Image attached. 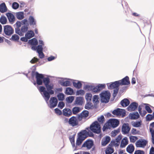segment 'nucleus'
Returning <instances> with one entry per match:
<instances>
[{
    "mask_svg": "<svg viewBox=\"0 0 154 154\" xmlns=\"http://www.w3.org/2000/svg\"><path fill=\"white\" fill-rule=\"evenodd\" d=\"M50 82V79L49 78L44 77L43 79V82L46 88L47 91L46 90L45 88L43 86H40L38 89L39 91L47 102L50 98V95L53 94L54 93V91L52 90L54 85L52 84H49Z\"/></svg>",
    "mask_w": 154,
    "mask_h": 154,
    "instance_id": "nucleus-1",
    "label": "nucleus"
},
{
    "mask_svg": "<svg viewBox=\"0 0 154 154\" xmlns=\"http://www.w3.org/2000/svg\"><path fill=\"white\" fill-rule=\"evenodd\" d=\"M106 86L105 84H99L95 87L93 85H86L84 87L85 90L91 91L93 92L97 93L105 88Z\"/></svg>",
    "mask_w": 154,
    "mask_h": 154,
    "instance_id": "nucleus-2",
    "label": "nucleus"
},
{
    "mask_svg": "<svg viewBox=\"0 0 154 154\" xmlns=\"http://www.w3.org/2000/svg\"><path fill=\"white\" fill-rule=\"evenodd\" d=\"M21 22L23 25L21 27L20 29H18L16 33L20 36L23 35L24 33L27 31L28 29L29 24L27 22V19H24L22 20Z\"/></svg>",
    "mask_w": 154,
    "mask_h": 154,
    "instance_id": "nucleus-3",
    "label": "nucleus"
},
{
    "mask_svg": "<svg viewBox=\"0 0 154 154\" xmlns=\"http://www.w3.org/2000/svg\"><path fill=\"white\" fill-rule=\"evenodd\" d=\"M90 129L94 133L99 134L101 132V127L98 122L95 121L90 125Z\"/></svg>",
    "mask_w": 154,
    "mask_h": 154,
    "instance_id": "nucleus-4",
    "label": "nucleus"
},
{
    "mask_svg": "<svg viewBox=\"0 0 154 154\" xmlns=\"http://www.w3.org/2000/svg\"><path fill=\"white\" fill-rule=\"evenodd\" d=\"M100 95L102 102L107 103L109 101L110 96V93L109 92L104 91L100 94Z\"/></svg>",
    "mask_w": 154,
    "mask_h": 154,
    "instance_id": "nucleus-5",
    "label": "nucleus"
},
{
    "mask_svg": "<svg viewBox=\"0 0 154 154\" xmlns=\"http://www.w3.org/2000/svg\"><path fill=\"white\" fill-rule=\"evenodd\" d=\"M4 31L6 35L10 36L14 33V29L11 26L6 25L4 26Z\"/></svg>",
    "mask_w": 154,
    "mask_h": 154,
    "instance_id": "nucleus-6",
    "label": "nucleus"
},
{
    "mask_svg": "<svg viewBox=\"0 0 154 154\" xmlns=\"http://www.w3.org/2000/svg\"><path fill=\"white\" fill-rule=\"evenodd\" d=\"M112 113L113 114L116 116L122 115V117H124L125 116L126 112L125 109L117 108L112 111Z\"/></svg>",
    "mask_w": 154,
    "mask_h": 154,
    "instance_id": "nucleus-7",
    "label": "nucleus"
},
{
    "mask_svg": "<svg viewBox=\"0 0 154 154\" xmlns=\"http://www.w3.org/2000/svg\"><path fill=\"white\" fill-rule=\"evenodd\" d=\"M68 123L69 125L73 127L78 126L79 125L77 119L74 116H72L69 119Z\"/></svg>",
    "mask_w": 154,
    "mask_h": 154,
    "instance_id": "nucleus-8",
    "label": "nucleus"
},
{
    "mask_svg": "<svg viewBox=\"0 0 154 154\" xmlns=\"http://www.w3.org/2000/svg\"><path fill=\"white\" fill-rule=\"evenodd\" d=\"M93 145V141L91 140L88 139L83 143L82 147H86L87 149H89L92 148Z\"/></svg>",
    "mask_w": 154,
    "mask_h": 154,
    "instance_id": "nucleus-9",
    "label": "nucleus"
},
{
    "mask_svg": "<svg viewBox=\"0 0 154 154\" xmlns=\"http://www.w3.org/2000/svg\"><path fill=\"white\" fill-rule=\"evenodd\" d=\"M44 77L43 74H40L36 72V77L37 84L38 85H41L42 84L43 80Z\"/></svg>",
    "mask_w": 154,
    "mask_h": 154,
    "instance_id": "nucleus-10",
    "label": "nucleus"
},
{
    "mask_svg": "<svg viewBox=\"0 0 154 154\" xmlns=\"http://www.w3.org/2000/svg\"><path fill=\"white\" fill-rule=\"evenodd\" d=\"M147 143V141L145 140L140 139L138 140L135 144L137 147L143 148L146 146Z\"/></svg>",
    "mask_w": 154,
    "mask_h": 154,
    "instance_id": "nucleus-11",
    "label": "nucleus"
},
{
    "mask_svg": "<svg viewBox=\"0 0 154 154\" xmlns=\"http://www.w3.org/2000/svg\"><path fill=\"white\" fill-rule=\"evenodd\" d=\"M108 88L109 89H112L118 88L120 85L119 81L112 82L110 84L108 83L107 84Z\"/></svg>",
    "mask_w": 154,
    "mask_h": 154,
    "instance_id": "nucleus-12",
    "label": "nucleus"
},
{
    "mask_svg": "<svg viewBox=\"0 0 154 154\" xmlns=\"http://www.w3.org/2000/svg\"><path fill=\"white\" fill-rule=\"evenodd\" d=\"M108 123L109 125V127L111 125L112 128H115L119 125V121L117 119H112L109 120Z\"/></svg>",
    "mask_w": 154,
    "mask_h": 154,
    "instance_id": "nucleus-13",
    "label": "nucleus"
},
{
    "mask_svg": "<svg viewBox=\"0 0 154 154\" xmlns=\"http://www.w3.org/2000/svg\"><path fill=\"white\" fill-rule=\"evenodd\" d=\"M57 100L56 97H51L50 100V107L52 108L55 107L57 106Z\"/></svg>",
    "mask_w": 154,
    "mask_h": 154,
    "instance_id": "nucleus-14",
    "label": "nucleus"
},
{
    "mask_svg": "<svg viewBox=\"0 0 154 154\" xmlns=\"http://www.w3.org/2000/svg\"><path fill=\"white\" fill-rule=\"evenodd\" d=\"M131 129L128 123H124L122 128V131L123 134H125L128 133Z\"/></svg>",
    "mask_w": 154,
    "mask_h": 154,
    "instance_id": "nucleus-15",
    "label": "nucleus"
},
{
    "mask_svg": "<svg viewBox=\"0 0 154 154\" xmlns=\"http://www.w3.org/2000/svg\"><path fill=\"white\" fill-rule=\"evenodd\" d=\"M120 85H128L130 84L129 77L126 76L122 80H119Z\"/></svg>",
    "mask_w": 154,
    "mask_h": 154,
    "instance_id": "nucleus-16",
    "label": "nucleus"
},
{
    "mask_svg": "<svg viewBox=\"0 0 154 154\" xmlns=\"http://www.w3.org/2000/svg\"><path fill=\"white\" fill-rule=\"evenodd\" d=\"M138 106V104L136 102L132 103L130 105L127 107L128 110L129 111H134L137 109Z\"/></svg>",
    "mask_w": 154,
    "mask_h": 154,
    "instance_id": "nucleus-17",
    "label": "nucleus"
},
{
    "mask_svg": "<svg viewBox=\"0 0 154 154\" xmlns=\"http://www.w3.org/2000/svg\"><path fill=\"white\" fill-rule=\"evenodd\" d=\"M88 134V132L85 130H82L81 131L79 134L78 135L79 137H81L82 139L84 138L85 140L87 137Z\"/></svg>",
    "mask_w": 154,
    "mask_h": 154,
    "instance_id": "nucleus-18",
    "label": "nucleus"
},
{
    "mask_svg": "<svg viewBox=\"0 0 154 154\" xmlns=\"http://www.w3.org/2000/svg\"><path fill=\"white\" fill-rule=\"evenodd\" d=\"M150 131L151 133L152 137V142L154 144V130L152 128H154V122L151 123L149 125Z\"/></svg>",
    "mask_w": 154,
    "mask_h": 154,
    "instance_id": "nucleus-19",
    "label": "nucleus"
},
{
    "mask_svg": "<svg viewBox=\"0 0 154 154\" xmlns=\"http://www.w3.org/2000/svg\"><path fill=\"white\" fill-rule=\"evenodd\" d=\"M63 112L64 116L67 117H69L72 114V111L69 108L64 109L63 110Z\"/></svg>",
    "mask_w": 154,
    "mask_h": 154,
    "instance_id": "nucleus-20",
    "label": "nucleus"
},
{
    "mask_svg": "<svg viewBox=\"0 0 154 154\" xmlns=\"http://www.w3.org/2000/svg\"><path fill=\"white\" fill-rule=\"evenodd\" d=\"M6 15L10 23L13 22L15 21V17L12 14L8 13H6Z\"/></svg>",
    "mask_w": 154,
    "mask_h": 154,
    "instance_id": "nucleus-21",
    "label": "nucleus"
},
{
    "mask_svg": "<svg viewBox=\"0 0 154 154\" xmlns=\"http://www.w3.org/2000/svg\"><path fill=\"white\" fill-rule=\"evenodd\" d=\"M83 98L82 97H77L75 101V104L78 105H82L83 103Z\"/></svg>",
    "mask_w": 154,
    "mask_h": 154,
    "instance_id": "nucleus-22",
    "label": "nucleus"
},
{
    "mask_svg": "<svg viewBox=\"0 0 154 154\" xmlns=\"http://www.w3.org/2000/svg\"><path fill=\"white\" fill-rule=\"evenodd\" d=\"M120 103L122 106L126 107L129 105L130 101L127 99L125 98L121 101Z\"/></svg>",
    "mask_w": 154,
    "mask_h": 154,
    "instance_id": "nucleus-23",
    "label": "nucleus"
},
{
    "mask_svg": "<svg viewBox=\"0 0 154 154\" xmlns=\"http://www.w3.org/2000/svg\"><path fill=\"white\" fill-rule=\"evenodd\" d=\"M134 149V147L132 144L129 145L126 148L127 152L130 154H131L133 153Z\"/></svg>",
    "mask_w": 154,
    "mask_h": 154,
    "instance_id": "nucleus-24",
    "label": "nucleus"
},
{
    "mask_svg": "<svg viewBox=\"0 0 154 154\" xmlns=\"http://www.w3.org/2000/svg\"><path fill=\"white\" fill-rule=\"evenodd\" d=\"M81 138V137H79L77 139L76 141V146H75L74 147L75 150L78 149L77 148V146L80 145L82 143V141L84 140V138L82 139Z\"/></svg>",
    "mask_w": 154,
    "mask_h": 154,
    "instance_id": "nucleus-25",
    "label": "nucleus"
},
{
    "mask_svg": "<svg viewBox=\"0 0 154 154\" xmlns=\"http://www.w3.org/2000/svg\"><path fill=\"white\" fill-rule=\"evenodd\" d=\"M29 25L30 26L35 25L36 24V20L33 17L30 16L29 18Z\"/></svg>",
    "mask_w": 154,
    "mask_h": 154,
    "instance_id": "nucleus-26",
    "label": "nucleus"
},
{
    "mask_svg": "<svg viewBox=\"0 0 154 154\" xmlns=\"http://www.w3.org/2000/svg\"><path fill=\"white\" fill-rule=\"evenodd\" d=\"M59 83L61 85L63 86H70L71 85V83L70 81L67 80L63 82V81H60Z\"/></svg>",
    "mask_w": 154,
    "mask_h": 154,
    "instance_id": "nucleus-27",
    "label": "nucleus"
},
{
    "mask_svg": "<svg viewBox=\"0 0 154 154\" xmlns=\"http://www.w3.org/2000/svg\"><path fill=\"white\" fill-rule=\"evenodd\" d=\"M128 140L127 138H124L122 140L120 144V147L121 148H123L128 143Z\"/></svg>",
    "mask_w": 154,
    "mask_h": 154,
    "instance_id": "nucleus-28",
    "label": "nucleus"
},
{
    "mask_svg": "<svg viewBox=\"0 0 154 154\" xmlns=\"http://www.w3.org/2000/svg\"><path fill=\"white\" fill-rule=\"evenodd\" d=\"M114 151V149L111 146H109V145L107 146L106 150V154H111Z\"/></svg>",
    "mask_w": 154,
    "mask_h": 154,
    "instance_id": "nucleus-29",
    "label": "nucleus"
},
{
    "mask_svg": "<svg viewBox=\"0 0 154 154\" xmlns=\"http://www.w3.org/2000/svg\"><path fill=\"white\" fill-rule=\"evenodd\" d=\"M7 11V8L5 4L4 3L0 5V12L2 13L6 12Z\"/></svg>",
    "mask_w": 154,
    "mask_h": 154,
    "instance_id": "nucleus-30",
    "label": "nucleus"
},
{
    "mask_svg": "<svg viewBox=\"0 0 154 154\" xmlns=\"http://www.w3.org/2000/svg\"><path fill=\"white\" fill-rule=\"evenodd\" d=\"M23 23L21 21H17L15 24L14 25V26H16V27L15 28V32L16 33L17 32V31L18 30V29H19L20 27L22 25H23Z\"/></svg>",
    "mask_w": 154,
    "mask_h": 154,
    "instance_id": "nucleus-31",
    "label": "nucleus"
},
{
    "mask_svg": "<svg viewBox=\"0 0 154 154\" xmlns=\"http://www.w3.org/2000/svg\"><path fill=\"white\" fill-rule=\"evenodd\" d=\"M34 35L33 32L31 30H30V31H28V32L25 34V36L27 38L29 39L33 37L34 36Z\"/></svg>",
    "mask_w": 154,
    "mask_h": 154,
    "instance_id": "nucleus-32",
    "label": "nucleus"
},
{
    "mask_svg": "<svg viewBox=\"0 0 154 154\" xmlns=\"http://www.w3.org/2000/svg\"><path fill=\"white\" fill-rule=\"evenodd\" d=\"M17 18L19 20H22L24 18V13L23 12H17L16 14Z\"/></svg>",
    "mask_w": 154,
    "mask_h": 154,
    "instance_id": "nucleus-33",
    "label": "nucleus"
},
{
    "mask_svg": "<svg viewBox=\"0 0 154 154\" xmlns=\"http://www.w3.org/2000/svg\"><path fill=\"white\" fill-rule=\"evenodd\" d=\"M28 43L32 45H37L38 41L35 38H34L29 41Z\"/></svg>",
    "mask_w": 154,
    "mask_h": 154,
    "instance_id": "nucleus-34",
    "label": "nucleus"
},
{
    "mask_svg": "<svg viewBox=\"0 0 154 154\" xmlns=\"http://www.w3.org/2000/svg\"><path fill=\"white\" fill-rule=\"evenodd\" d=\"M73 89L70 88H66L65 94L68 95L73 94Z\"/></svg>",
    "mask_w": 154,
    "mask_h": 154,
    "instance_id": "nucleus-35",
    "label": "nucleus"
},
{
    "mask_svg": "<svg viewBox=\"0 0 154 154\" xmlns=\"http://www.w3.org/2000/svg\"><path fill=\"white\" fill-rule=\"evenodd\" d=\"M6 17L4 15H2L0 18V22L2 24H6L7 22Z\"/></svg>",
    "mask_w": 154,
    "mask_h": 154,
    "instance_id": "nucleus-36",
    "label": "nucleus"
},
{
    "mask_svg": "<svg viewBox=\"0 0 154 154\" xmlns=\"http://www.w3.org/2000/svg\"><path fill=\"white\" fill-rule=\"evenodd\" d=\"M93 105L92 103L90 102H87V103L85 104V108L87 109H90L92 108Z\"/></svg>",
    "mask_w": 154,
    "mask_h": 154,
    "instance_id": "nucleus-37",
    "label": "nucleus"
},
{
    "mask_svg": "<svg viewBox=\"0 0 154 154\" xmlns=\"http://www.w3.org/2000/svg\"><path fill=\"white\" fill-rule=\"evenodd\" d=\"M73 84L74 87L77 88L79 89L82 87V83L79 81H78L77 83L73 82Z\"/></svg>",
    "mask_w": 154,
    "mask_h": 154,
    "instance_id": "nucleus-38",
    "label": "nucleus"
},
{
    "mask_svg": "<svg viewBox=\"0 0 154 154\" xmlns=\"http://www.w3.org/2000/svg\"><path fill=\"white\" fill-rule=\"evenodd\" d=\"M140 117V116L138 113L137 112H136L134 113V114H132L130 116V118L131 119H138Z\"/></svg>",
    "mask_w": 154,
    "mask_h": 154,
    "instance_id": "nucleus-39",
    "label": "nucleus"
},
{
    "mask_svg": "<svg viewBox=\"0 0 154 154\" xmlns=\"http://www.w3.org/2000/svg\"><path fill=\"white\" fill-rule=\"evenodd\" d=\"M92 94L91 93H87L85 96V99L87 102H90L91 100Z\"/></svg>",
    "mask_w": 154,
    "mask_h": 154,
    "instance_id": "nucleus-40",
    "label": "nucleus"
},
{
    "mask_svg": "<svg viewBox=\"0 0 154 154\" xmlns=\"http://www.w3.org/2000/svg\"><path fill=\"white\" fill-rule=\"evenodd\" d=\"M80 109L79 107H75L72 109V111L73 114H76L80 111Z\"/></svg>",
    "mask_w": 154,
    "mask_h": 154,
    "instance_id": "nucleus-41",
    "label": "nucleus"
},
{
    "mask_svg": "<svg viewBox=\"0 0 154 154\" xmlns=\"http://www.w3.org/2000/svg\"><path fill=\"white\" fill-rule=\"evenodd\" d=\"M57 97L59 100L63 101L64 99V95L62 93H59L57 95Z\"/></svg>",
    "mask_w": 154,
    "mask_h": 154,
    "instance_id": "nucleus-42",
    "label": "nucleus"
},
{
    "mask_svg": "<svg viewBox=\"0 0 154 154\" xmlns=\"http://www.w3.org/2000/svg\"><path fill=\"white\" fill-rule=\"evenodd\" d=\"M74 139L75 137L74 136H70L69 137V140H70L73 147H74L75 146Z\"/></svg>",
    "mask_w": 154,
    "mask_h": 154,
    "instance_id": "nucleus-43",
    "label": "nucleus"
},
{
    "mask_svg": "<svg viewBox=\"0 0 154 154\" xmlns=\"http://www.w3.org/2000/svg\"><path fill=\"white\" fill-rule=\"evenodd\" d=\"M153 115L151 114H148L146 116V121H150L153 119L154 118Z\"/></svg>",
    "mask_w": 154,
    "mask_h": 154,
    "instance_id": "nucleus-44",
    "label": "nucleus"
},
{
    "mask_svg": "<svg viewBox=\"0 0 154 154\" xmlns=\"http://www.w3.org/2000/svg\"><path fill=\"white\" fill-rule=\"evenodd\" d=\"M130 141L131 143H134L137 140L138 138L136 136H131L129 137Z\"/></svg>",
    "mask_w": 154,
    "mask_h": 154,
    "instance_id": "nucleus-45",
    "label": "nucleus"
},
{
    "mask_svg": "<svg viewBox=\"0 0 154 154\" xmlns=\"http://www.w3.org/2000/svg\"><path fill=\"white\" fill-rule=\"evenodd\" d=\"M81 113L85 118H86L89 115V112L86 110L83 111Z\"/></svg>",
    "mask_w": 154,
    "mask_h": 154,
    "instance_id": "nucleus-46",
    "label": "nucleus"
},
{
    "mask_svg": "<svg viewBox=\"0 0 154 154\" xmlns=\"http://www.w3.org/2000/svg\"><path fill=\"white\" fill-rule=\"evenodd\" d=\"M74 97L73 96H69L66 98L67 102L69 103H71L73 101Z\"/></svg>",
    "mask_w": 154,
    "mask_h": 154,
    "instance_id": "nucleus-47",
    "label": "nucleus"
},
{
    "mask_svg": "<svg viewBox=\"0 0 154 154\" xmlns=\"http://www.w3.org/2000/svg\"><path fill=\"white\" fill-rule=\"evenodd\" d=\"M128 87L127 86H124L122 87L119 90V93L120 94H122L123 92H125L128 89Z\"/></svg>",
    "mask_w": 154,
    "mask_h": 154,
    "instance_id": "nucleus-48",
    "label": "nucleus"
},
{
    "mask_svg": "<svg viewBox=\"0 0 154 154\" xmlns=\"http://www.w3.org/2000/svg\"><path fill=\"white\" fill-rule=\"evenodd\" d=\"M97 120L100 123L103 124L104 121V117L102 115L100 117H98Z\"/></svg>",
    "mask_w": 154,
    "mask_h": 154,
    "instance_id": "nucleus-49",
    "label": "nucleus"
},
{
    "mask_svg": "<svg viewBox=\"0 0 154 154\" xmlns=\"http://www.w3.org/2000/svg\"><path fill=\"white\" fill-rule=\"evenodd\" d=\"M141 121H138L137 122H134L132 124L133 126L135 127H139L141 125Z\"/></svg>",
    "mask_w": 154,
    "mask_h": 154,
    "instance_id": "nucleus-50",
    "label": "nucleus"
},
{
    "mask_svg": "<svg viewBox=\"0 0 154 154\" xmlns=\"http://www.w3.org/2000/svg\"><path fill=\"white\" fill-rule=\"evenodd\" d=\"M19 37L16 34H14L12 36L11 39L14 41H17L19 39Z\"/></svg>",
    "mask_w": 154,
    "mask_h": 154,
    "instance_id": "nucleus-51",
    "label": "nucleus"
},
{
    "mask_svg": "<svg viewBox=\"0 0 154 154\" xmlns=\"http://www.w3.org/2000/svg\"><path fill=\"white\" fill-rule=\"evenodd\" d=\"M43 50V48L42 45H38L37 46V53L42 51Z\"/></svg>",
    "mask_w": 154,
    "mask_h": 154,
    "instance_id": "nucleus-52",
    "label": "nucleus"
},
{
    "mask_svg": "<svg viewBox=\"0 0 154 154\" xmlns=\"http://www.w3.org/2000/svg\"><path fill=\"white\" fill-rule=\"evenodd\" d=\"M85 91L84 90H79L77 91L76 92V95H83L85 94Z\"/></svg>",
    "mask_w": 154,
    "mask_h": 154,
    "instance_id": "nucleus-53",
    "label": "nucleus"
},
{
    "mask_svg": "<svg viewBox=\"0 0 154 154\" xmlns=\"http://www.w3.org/2000/svg\"><path fill=\"white\" fill-rule=\"evenodd\" d=\"M98 96L97 95H94V96L93 98V102L94 103H95L98 102Z\"/></svg>",
    "mask_w": 154,
    "mask_h": 154,
    "instance_id": "nucleus-54",
    "label": "nucleus"
},
{
    "mask_svg": "<svg viewBox=\"0 0 154 154\" xmlns=\"http://www.w3.org/2000/svg\"><path fill=\"white\" fill-rule=\"evenodd\" d=\"M19 4L16 2H13L12 4V8L14 9H16L18 8Z\"/></svg>",
    "mask_w": 154,
    "mask_h": 154,
    "instance_id": "nucleus-55",
    "label": "nucleus"
},
{
    "mask_svg": "<svg viewBox=\"0 0 154 154\" xmlns=\"http://www.w3.org/2000/svg\"><path fill=\"white\" fill-rule=\"evenodd\" d=\"M115 89L113 91V96L114 97H115L117 95L119 90V87Z\"/></svg>",
    "mask_w": 154,
    "mask_h": 154,
    "instance_id": "nucleus-56",
    "label": "nucleus"
},
{
    "mask_svg": "<svg viewBox=\"0 0 154 154\" xmlns=\"http://www.w3.org/2000/svg\"><path fill=\"white\" fill-rule=\"evenodd\" d=\"M65 106V104L63 102L60 101L58 105V107H59L60 109H62Z\"/></svg>",
    "mask_w": 154,
    "mask_h": 154,
    "instance_id": "nucleus-57",
    "label": "nucleus"
},
{
    "mask_svg": "<svg viewBox=\"0 0 154 154\" xmlns=\"http://www.w3.org/2000/svg\"><path fill=\"white\" fill-rule=\"evenodd\" d=\"M39 59L35 57H34L30 61V62L32 63H35L39 61Z\"/></svg>",
    "mask_w": 154,
    "mask_h": 154,
    "instance_id": "nucleus-58",
    "label": "nucleus"
},
{
    "mask_svg": "<svg viewBox=\"0 0 154 154\" xmlns=\"http://www.w3.org/2000/svg\"><path fill=\"white\" fill-rule=\"evenodd\" d=\"M144 152L143 150H136L134 154H144Z\"/></svg>",
    "mask_w": 154,
    "mask_h": 154,
    "instance_id": "nucleus-59",
    "label": "nucleus"
},
{
    "mask_svg": "<svg viewBox=\"0 0 154 154\" xmlns=\"http://www.w3.org/2000/svg\"><path fill=\"white\" fill-rule=\"evenodd\" d=\"M110 128L109 125L108 123L107 124H106L103 126V131H105L106 130Z\"/></svg>",
    "mask_w": 154,
    "mask_h": 154,
    "instance_id": "nucleus-60",
    "label": "nucleus"
},
{
    "mask_svg": "<svg viewBox=\"0 0 154 154\" xmlns=\"http://www.w3.org/2000/svg\"><path fill=\"white\" fill-rule=\"evenodd\" d=\"M55 111V112L57 114L60 115L62 114V112L61 110H60L58 108H56L54 109Z\"/></svg>",
    "mask_w": 154,
    "mask_h": 154,
    "instance_id": "nucleus-61",
    "label": "nucleus"
},
{
    "mask_svg": "<svg viewBox=\"0 0 154 154\" xmlns=\"http://www.w3.org/2000/svg\"><path fill=\"white\" fill-rule=\"evenodd\" d=\"M138 131L135 128H133L132 129L131 132L132 134L133 135H135L137 134L138 133Z\"/></svg>",
    "mask_w": 154,
    "mask_h": 154,
    "instance_id": "nucleus-62",
    "label": "nucleus"
},
{
    "mask_svg": "<svg viewBox=\"0 0 154 154\" xmlns=\"http://www.w3.org/2000/svg\"><path fill=\"white\" fill-rule=\"evenodd\" d=\"M145 109L146 111L149 113H151L152 112V110L149 106H145Z\"/></svg>",
    "mask_w": 154,
    "mask_h": 154,
    "instance_id": "nucleus-63",
    "label": "nucleus"
},
{
    "mask_svg": "<svg viewBox=\"0 0 154 154\" xmlns=\"http://www.w3.org/2000/svg\"><path fill=\"white\" fill-rule=\"evenodd\" d=\"M122 138V136L121 135H119L118 136L116 139V142L118 143H120V141Z\"/></svg>",
    "mask_w": 154,
    "mask_h": 154,
    "instance_id": "nucleus-64",
    "label": "nucleus"
}]
</instances>
